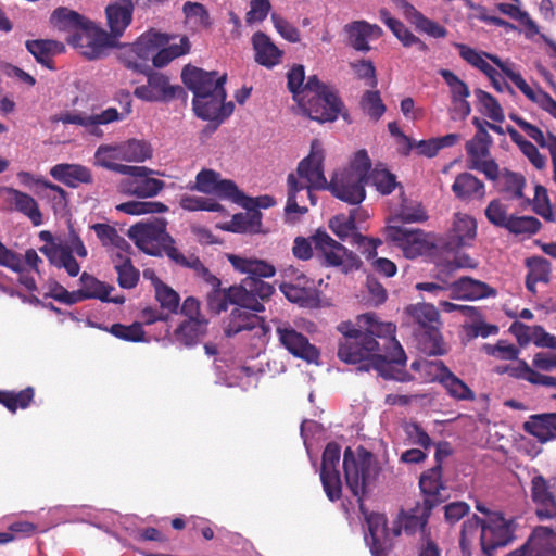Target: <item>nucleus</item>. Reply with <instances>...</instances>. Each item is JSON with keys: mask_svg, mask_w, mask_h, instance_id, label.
<instances>
[{"mask_svg": "<svg viewBox=\"0 0 556 556\" xmlns=\"http://www.w3.org/2000/svg\"><path fill=\"white\" fill-rule=\"evenodd\" d=\"M320 480L324 491L329 501H338L342 495V482L340 478V471L320 472Z\"/></svg>", "mask_w": 556, "mask_h": 556, "instance_id": "nucleus-63", "label": "nucleus"}, {"mask_svg": "<svg viewBox=\"0 0 556 556\" xmlns=\"http://www.w3.org/2000/svg\"><path fill=\"white\" fill-rule=\"evenodd\" d=\"M124 143L101 144L94 153V164L115 173V167L121 166L124 161Z\"/></svg>", "mask_w": 556, "mask_h": 556, "instance_id": "nucleus-42", "label": "nucleus"}, {"mask_svg": "<svg viewBox=\"0 0 556 556\" xmlns=\"http://www.w3.org/2000/svg\"><path fill=\"white\" fill-rule=\"evenodd\" d=\"M379 17L404 47L414 46L415 35L401 21L392 17L387 9H380Z\"/></svg>", "mask_w": 556, "mask_h": 556, "instance_id": "nucleus-52", "label": "nucleus"}, {"mask_svg": "<svg viewBox=\"0 0 556 556\" xmlns=\"http://www.w3.org/2000/svg\"><path fill=\"white\" fill-rule=\"evenodd\" d=\"M250 306L236 304L228 319L225 323L224 332L226 337H233L240 331L252 330L261 325L262 319Z\"/></svg>", "mask_w": 556, "mask_h": 556, "instance_id": "nucleus-31", "label": "nucleus"}, {"mask_svg": "<svg viewBox=\"0 0 556 556\" xmlns=\"http://www.w3.org/2000/svg\"><path fill=\"white\" fill-rule=\"evenodd\" d=\"M39 250L52 265L64 268L71 277H76L79 274L80 266L78 262L71 255L70 250L64 249L63 244H46Z\"/></svg>", "mask_w": 556, "mask_h": 556, "instance_id": "nucleus-36", "label": "nucleus"}, {"mask_svg": "<svg viewBox=\"0 0 556 556\" xmlns=\"http://www.w3.org/2000/svg\"><path fill=\"white\" fill-rule=\"evenodd\" d=\"M406 313L420 327L421 349L429 355H443L446 353L443 339L438 327L434 326L439 320V312L432 304H416L406 307Z\"/></svg>", "mask_w": 556, "mask_h": 556, "instance_id": "nucleus-8", "label": "nucleus"}, {"mask_svg": "<svg viewBox=\"0 0 556 556\" xmlns=\"http://www.w3.org/2000/svg\"><path fill=\"white\" fill-rule=\"evenodd\" d=\"M191 48L188 37L182 36L180 42L161 47L152 58L154 67L161 68L169 64L174 59L189 53Z\"/></svg>", "mask_w": 556, "mask_h": 556, "instance_id": "nucleus-45", "label": "nucleus"}, {"mask_svg": "<svg viewBox=\"0 0 556 556\" xmlns=\"http://www.w3.org/2000/svg\"><path fill=\"white\" fill-rule=\"evenodd\" d=\"M371 168V161L366 150L362 149L357 151L354 159L351 161L349 167L344 168L343 172L349 173L353 176H357L367 181Z\"/></svg>", "mask_w": 556, "mask_h": 556, "instance_id": "nucleus-62", "label": "nucleus"}, {"mask_svg": "<svg viewBox=\"0 0 556 556\" xmlns=\"http://www.w3.org/2000/svg\"><path fill=\"white\" fill-rule=\"evenodd\" d=\"M262 225V213L258 210L235 214L227 226L232 232H257Z\"/></svg>", "mask_w": 556, "mask_h": 556, "instance_id": "nucleus-47", "label": "nucleus"}, {"mask_svg": "<svg viewBox=\"0 0 556 556\" xmlns=\"http://www.w3.org/2000/svg\"><path fill=\"white\" fill-rule=\"evenodd\" d=\"M369 536H366L372 556H389L393 548L387 526V518L383 515H370L367 518Z\"/></svg>", "mask_w": 556, "mask_h": 556, "instance_id": "nucleus-26", "label": "nucleus"}, {"mask_svg": "<svg viewBox=\"0 0 556 556\" xmlns=\"http://www.w3.org/2000/svg\"><path fill=\"white\" fill-rule=\"evenodd\" d=\"M325 152L321 142L314 139L311 142L309 154L304 157L296 167V175L290 173L287 177V204L285 212L287 214H305L308 208L299 205L298 195L305 192L312 205L317 203L314 190H329L328 181L324 174Z\"/></svg>", "mask_w": 556, "mask_h": 556, "instance_id": "nucleus-3", "label": "nucleus"}, {"mask_svg": "<svg viewBox=\"0 0 556 556\" xmlns=\"http://www.w3.org/2000/svg\"><path fill=\"white\" fill-rule=\"evenodd\" d=\"M124 143V162L142 163L153 156V148L151 143L144 139L131 138Z\"/></svg>", "mask_w": 556, "mask_h": 556, "instance_id": "nucleus-46", "label": "nucleus"}, {"mask_svg": "<svg viewBox=\"0 0 556 556\" xmlns=\"http://www.w3.org/2000/svg\"><path fill=\"white\" fill-rule=\"evenodd\" d=\"M123 265L115 266L118 286L123 289H132L138 285L140 273L131 261H125Z\"/></svg>", "mask_w": 556, "mask_h": 556, "instance_id": "nucleus-64", "label": "nucleus"}, {"mask_svg": "<svg viewBox=\"0 0 556 556\" xmlns=\"http://www.w3.org/2000/svg\"><path fill=\"white\" fill-rule=\"evenodd\" d=\"M182 210L189 212L206 211V212H224L225 207L212 198L182 194L179 200Z\"/></svg>", "mask_w": 556, "mask_h": 556, "instance_id": "nucleus-49", "label": "nucleus"}, {"mask_svg": "<svg viewBox=\"0 0 556 556\" xmlns=\"http://www.w3.org/2000/svg\"><path fill=\"white\" fill-rule=\"evenodd\" d=\"M143 74L148 78V84L138 86L134 90V94L140 100L148 102H166L185 93L180 86H172L167 76L152 71L151 66H149V71Z\"/></svg>", "mask_w": 556, "mask_h": 556, "instance_id": "nucleus-16", "label": "nucleus"}, {"mask_svg": "<svg viewBox=\"0 0 556 556\" xmlns=\"http://www.w3.org/2000/svg\"><path fill=\"white\" fill-rule=\"evenodd\" d=\"M451 291L455 298L468 301L495 298L497 295L495 288L468 276L455 280L451 285Z\"/></svg>", "mask_w": 556, "mask_h": 556, "instance_id": "nucleus-29", "label": "nucleus"}, {"mask_svg": "<svg viewBox=\"0 0 556 556\" xmlns=\"http://www.w3.org/2000/svg\"><path fill=\"white\" fill-rule=\"evenodd\" d=\"M440 76L444 79L445 84L450 88L451 98L453 103H457L458 100H464L470 94L469 87L450 70H440Z\"/></svg>", "mask_w": 556, "mask_h": 556, "instance_id": "nucleus-58", "label": "nucleus"}, {"mask_svg": "<svg viewBox=\"0 0 556 556\" xmlns=\"http://www.w3.org/2000/svg\"><path fill=\"white\" fill-rule=\"evenodd\" d=\"M8 193L11 195L12 204L16 211L26 215L35 226L42 224V214L31 195L14 188H9Z\"/></svg>", "mask_w": 556, "mask_h": 556, "instance_id": "nucleus-39", "label": "nucleus"}, {"mask_svg": "<svg viewBox=\"0 0 556 556\" xmlns=\"http://www.w3.org/2000/svg\"><path fill=\"white\" fill-rule=\"evenodd\" d=\"M476 219L465 213H455L446 245L451 250L470 247L476 239Z\"/></svg>", "mask_w": 556, "mask_h": 556, "instance_id": "nucleus-27", "label": "nucleus"}, {"mask_svg": "<svg viewBox=\"0 0 556 556\" xmlns=\"http://www.w3.org/2000/svg\"><path fill=\"white\" fill-rule=\"evenodd\" d=\"M342 334L338 357L346 364H361L359 369L377 370L384 378H396L393 365L406 364L405 352L395 338L396 326L381 323L374 313L358 315L356 323L342 321L337 327Z\"/></svg>", "mask_w": 556, "mask_h": 556, "instance_id": "nucleus-1", "label": "nucleus"}, {"mask_svg": "<svg viewBox=\"0 0 556 556\" xmlns=\"http://www.w3.org/2000/svg\"><path fill=\"white\" fill-rule=\"evenodd\" d=\"M298 283L283 282L280 285V290L285 296L293 303H303L308 299L309 290L305 287L307 279L304 275L296 278Z\"/></svg>", "mask_w": 556, "mask_h": 556, "instance_id": "nucleus-59", "label": "nucleus"}, {"mask_svg": "<svg viewBox=\"0 0 556 556\" xmlns=\"http://www.w3.org/2000/svg\"><path fill=\"white\" fill-rule=\"evenodd\" d=\"M169 39L168 35L159 31L149 30L143 33L136 40L141 60L149 63L161 47L168 45Z\"/></svg>", "mask_w": 556, "mask_h": 556, "instance_id": "nucleus-41", "label": "nucleus"}, {"mask_svg": "<svg viewBox=\"0 0 556 556\" xmlns=\"http://www.w3.org/2000/svg\"><path fill=\"white\" fill-rule=\"evenodd\" d=\"M507 556H556V532L548 527L539 526L522 546Z\"/></svg>", "mask_w": 556, "mask_h": 556, "instance_id": "nucleus-21", "label": "nucleus"}, {"mask_svg": "<svg viewBox=\"0 0 556 556\" xmlns=\"http://www.w3.org/2000/svg\"><path fill=\"white\" fill-rule=\"evenodd\" d=\"M226 98L227 93L225 91L192 99V109L195 116L200 119L214 123L212 127L213 131L233 112V103L225 102Z\"/></svg>", "mask_w": 556, "mask_h": 556, "instance_id": "nucleus-17", "label": "nucleus"}, {"mask_svg": "<svg viewBox=\"0 0 556 556\" xmlns=\"http://www.w3.org/2000/svg\"><path fill=\"white\" fill-rule=\"evenodd\" d=\"M530 494L540 520L556 518V477L534 475L530 482Z\"/></svg>", "mask_w": 556, "mask_h": 556, "instance_id": "nucleus-14", "label": "nucleus"}, {"mask_svg": "<svg viewBox=\"0 0 556 556\" xmlns=\"http://www.w3.org/2000/svg\"><path fill=\"white\" fill-rule=\"evenodd\" d=\"M252 46L255 52V62L266 68H273L281 62L283 52L263 31L252 36Z\"/></svg>", "mask_w": 556, "mask_h": 556, "instance_id": "nucleus-32", "label": "nucleus"}, {"mask_svg": "<svg viewBox=\"0 0 556 556\" xmlns=\"http://www.w3.org/2000/svg\"><path fill=\"white\" fill-rule=\"evenodd\" d=\"M367 181H370L372 186L383 195L390 194L397 186L396 176L386 168L375 167L371 172Z\"/></svg>", "mask_w": 556, "mask_h": 556, "instance_id": "nucleus-55", "label": "nucleus"}, {"mask_svg": "<svg viewBox=\"0 0 556 556\" xmlns=\"http://www.w3.org/2000/svg\"><path fill=\"white\" fill-rule=\"evenodd\" d=\"M90 229L96 232L101 244L105 248L113 245L116 249H130V244L118 235L116 228L109 224L97 223L91 225Z\"/></svg>", "mask_w": 556, "mask_h": 556, "instance_id": "nucleus-48", "label": "nucleus"}, {"mask_svg": "<svg viewBox=\"0 0 556 556\" xmlns=\"http://www.w3.org/2000/svg\"><path fill=\"white\" fill-rule=\"evenodd\" d=\"M206 324L204 319H188L176 329L175 338L186 346L194 345L205 333Z\"/></svg>", "mask_w": 556, "mask_h": 556, "instance_id": "nucleus-44", "label": "nucleus"}, {"mask_svg": "<svg viewBox=\"0 0 556 556\" xmlns=\"http://www.w3.org/2000/svg\"><path fill=\"white\" fill-rule=\"evenodd\" d=\"M81 288L77 291L78 302L88 299H97L104 303L124 304V295L110 296L111 292L115 290L114 286L105 283L94 276L83 273L79 278Z\"/></svg>", "mask_w": 556, "mask_h": 556, "instance_id": "nucleus-25", "label": "nucleus"}, {"mask_svg": "<svg viewBox=\"0 0 556 556\" xmlns=\"http://www.w3.org/2000/svg\"><path fill=\"white\" fill-rule=\"evenodd\" d=\"M509 118L541 148H546L551 152V147L553 146V142L556 141V136L554 134L548 132L547 137H545L543 131L538 126L527 122L517 114L510 113Z\"/></svg>", "mask_w": 556, "mask_h": 556, "instance_id": "nucleus-50", "label": "nucleus"}, {"mask_svg": "<svg viewBox=\"0 0 556 556\" xmlns=\"http://www.w3.org/2000/svg\"><path fill=\"white\" fill-rule=\"evenodd\" d=\"M316 256L327 267H341L343 273L358 269L362 262L355 253L331 238L325 230L318 229L311 236Z\"/></svg>", "mask_w": 556, "mask_h": 556, "instance_id": "nucleus-9", "label": "nucleus"}, {"mask_svg": "<svg viewBox=\"0 0 556 556\" xmlns=\"http://www.w3.org/2000/svg\"><path fill=\"white\" fill-rule=\"evenodd\" d=\"M523 430L540 443L556 440V413L531 415L523 424Z\"/></svg>", "mask_w": 556, "mask_h": 556, "instance_id": "nucleus-33", "label": "nucleus"}, {"mask_svg": "<svg viewBox=\"0 0 556 556\" xmlns=\"http://www.w3.org/2000/svg\"><path fill=\"white\" fill-rule=\"evenodd\" d=\"M278 341L294 357L307 363L317 364L320 353L318 349L309 343V340L302 332L295 330L293 326L280 319H273Z\"/></svg>", "mask_w": 556, "mask_h": 556, "instance_id": "nucleus-10", "label": "nucleus"}, {"mask_svg": "<svg viewBox=\"0 0 556 556\" xmlns=\"http://www.w3.org/2000/svg\"><path fill=\"white\" fill-rule=\"evenodd\" d=\"M155 296L162 308L175 313L179 307L180 298L176 291L157 280L155 285Z\"/></svg>", "mask_w": 556, "mask_h": 556, "instance_id": "nucleus-61", "label": "nucleus"}, {"mask_svg": "<svg viewBox=\"0 0 556 556\" xmlns=\"http://www.w3.org/2000/svg\"><path fill=\"white\" fill-rule=\"evenodd\" d=\"M181 79L185 86L192 91L193 98H203L210 93L225 92L226 74L206 72L202 68L186 65L181 72Z\"/></svg>", "mask_w": 556, "mask_h": 556, "instance_id": "nucleus-13", "label": "nucleus"}, {"mask_svg": "<svg viewBox=\"0 0 556 556\" xmlns=\"http://www.w3.org/2000/svg\"><path fill=\"white\" fill-rule=\"evenodd\" d=\"M299 103L312 119L319 123L334 122L343 109V102L336 90L312 96Z\"/></svg>", "mask_w": 556, "mask_h": 556, "instance_id": "nucleus-18", "label": "nucleus"}, {"mask_svg": "<svg viewBox=\"0 0 556 556\" xmlns=\"http://www.w3.org/2000/svg\"><path fill=\"white\" fill-rule=\"evenodd\" d=\"M428 365L434 368V380L444 387L451 397L457 401H473L476 399L475 392L454 375L442 361H433Z\"/></svg>", "mask_w": 556, "mask_h": 556, "instance_id": "nucleus-24", "label": "nucleus"}, {"mask_svg": "<svg viewBox=\"0 0 556 556\" xmlns=\"http://www.w3.org/2000/svg\"><path fill=\"white\" fill-rule=\"evenodd\" d=\"M55 27L74 31L68 42L83 49V54L89 60L100 59L110 37L103 29L98 28L91 21L67 8H58L51 16Z\"/></svg>", "mask_w": 556, "mask_h": 556, "instance_id": "nucleus-4", "label": "nucleus"}, {"mask_svg": "<svg viewBox=\"0 0 556 556\" xmlns=\"http://www.w3.org/2000/svg\"><path fill=\"white\" fill-rule=\"evenodd\" d=\"M102 329V327H100ZM103 330L110 332L114 337L130 342L144 341L146 332L142 325L138 321L132 323L129 326L123 324H113L110 328L103 327Z\"/></svg>", "mask_w": 556, "mask_h": 556, "instance_id": "nucleus-54", "label": "nucleus"}, {"mask_svg": "<svg viewBox=\"0 0 556 556\" xmlns=\"http://www.w3.org/2000/svg\"><path fill=\"white\" fill-rule=\"evenodd\" d=\"M541 227L542 224L536 217L510 215L505 229L516 236H532L539 232Z\"/></svg>", "mask_w": 556, "mask_h": 556, "instance_id": "nucleus-51", "label": "nucleus"}, {"mask_svg": "<svg viewBox=\"0 0 556 556\" xmlns=\"http://www.w3.org/2000/svg\"><path fill=\"white\" fill-rule=\"evenodd\" d=\"M492 138L488 131H477L472 139L468 140L465 149L468 155L469 169L479 170L492 181H495L500 176L498 164L491 159L490 147Z\"/></svg>", "mask_w": 556, "mask_h": 556, "instance_id": "nucleus-11", "label": "nucleus"}, {"mask_svg": "<svg viewBox=\"0 0 556 556\" xmlns=\"http://www.w3.org/2000/svg\"><path fill=\"white\" fill-rule=\"evenodd\" d=\"M366 184V180L342 170L331 178L328 182V187L329 191L337 199L351 205H357L365 200Z\"/></svg>", "mask_w": 556, "mask_h": 556, "instance_id": "nucleus-19", "label": "nucleus"}, {"mask_svg": "<svg viewBox=\"0 0 556 556\" xmlns=\"http://www.w3.org/2000/svg\"><path fill=\"white\" fill-rule=\"evenodd\" d=\"M343 470L346 486L362 503L380 470L374 454L363 446H359L356 453L346 447L343 454Z\"/></svg>", "mask_w": 556, "mask_h": 556, "instance_id": "nucleus-5", "label": "nucleus"}, {"mask_svg": "<svg viewBox=\"0 0 556 556\" xmlns=\"http://www.w3.org/2000/svg\"><path fill=\"white\" fill-rule=\"evenodd\" d=\"M227 260L235 270L245 274L239 285L229 288H213L206 295V303L210 312L220 314L227 311L230 304H242L250 306L253 311L263 312L265 309L261 301L268 300L275 287L262 278H269L276 274L275 267L257 258L241 257L235 254H228Z\"/></svg>", "mask_w": 556, "mask_h": 556, "instance_id": "nucleus-2", "label": "nucleus"}, {"mask_svg": "<svg viewBox=\"0 0 556 556\" xmlns=\"http://www.w3.org/2000/svg\"><path fill=\"white\" fill-rule=\"evenodd\" d=\"M452 191L460 200L482 199L485 194L484 184L470 173H460L452 185Z\"/></svg>", "mask_w": 556, "mask_h": 556, "instance_id": "nucleus-37", "label": "nucleus"}, {"mask_svg": "<svg viewBox=\"0 0 556 556\" xmlns=\"http://www.w3.org/2000/svg\"><path fill=\"white\" fill-rule=\"evenodd\" d=\"M359 104L364 113L375 121H378L386 112V105L383 104L378 90L365 91Z\"/></svg>", "mask_w": 556, "mask_h": 556, "instance_id": "nucleus-57", "label": "nucleus"}, {"mask_svg": "<svg viewBox=\"0 0 556 556\" xmlns=\"http://www.w3.org/2000/svg\"><path fill=\"white\" fill-rule=\"evenodd\" d=\"M492 60L503 74L509 78L529 100L539 104L541 109L556 118V100L553 99L549 93L541 88H539L538 91H534L519 73L511 70L507 62H503L500 58H494Z\"/></svg>", "mask_w": 556, "mask_h": 556, "instance_id": "nucleus-22", "label": "nucleus"}, {"mask_svg": "<svg viewBox=\"0 0 556 556\" xmlns=\"http://www.w3.org/2000/svg\"><path fill=\"white\" fill-rule=\"evenodd\" d=\"M50 175L70 188H77L80 184H91L90 169L80 164H56L50 169Z\"/></svg>", "mask_w": 556, "mask_h": 556, "instance_id": "nucleus-34", "label": "nucleus"}, {"mask_svg": "<svg viewBox=\"0 0 556 556\" xmlns=\"http://www.w3.org/2000/svg\"><path fill=\"white\" fill-rule=\"evenodd\" d=\"M432 509L430 504H422L420 502H417L416 505L408 510L402 509L392 528L393 535H401L402 530H404L406 534H415L418 530L421 532V536L430 534L427 526Z\"/></svg>", "mask_w": 556, "mask_h": 556, "instance_id": "nucleus-20", "label": "nucleus"}, {"mask_svg": "<svg viewBox=\"0 0 556 556\" xmlns=\"http://www.w3.org/2000/svg\"><path fill=\"white\" fill-rule=\"evenodd\" d=\"M475 96L481 111L492 121L502 123L505 119L504 111L498 101L489 92L482 89H476Z\"/></svg>", "mask_w": 556, "mask_h": 556, "instance_id": "nucleus-53", "label": "nucleus"}, {"mask_svg": "<svg viewBox=\"0 0 556 556\" xmlns=\"http://www.w3.org/2000/svg\"><path fill=\"white\" fill-rule=\"evenodd\" d=\"M128 237L139 250L152 256H161L163 253L168 256L170 249L176 248L164 222L137 223L129 228Z\"/></svg>", "mask_w": 556, "mask_h": 556, "instance_id": "nucleus-7", "label": "nucleus"}, {"mask_svg": "<svg viewBox=\"0 0 556 556\" xmlns=\"http://www.w3.org/2000/svg\"><path fill=\"white\" fill-rule=\"evenodd\" d=\"M132 13L134 3L131 0H118L106 7L105 14L110 27V33H108L110 45H106L105 49L111 48V46H117L118 37L124 34L132 21Z\"/></svg>", "mask_w": 556, "mask_h": 556, "instance_id": "nucleus-23", "label": "nucleus"}, {"mask_svg": "<svg viewBox=\"0 0 556 556\" xmlns=\"http://www.w3.org/2000/svg\"><path fill=\"white\" fill-rule=\"evenodd\" d=\"M526 266L529 269L526 277V288L531 293H536V283L549 282L552 266L551 262L542 256L526 258Z\"/></svg>", "mask_w": 556, "mask_h": 556, "instance_id": "nucleus-38", "label": "nucleus"}, {"mask_svg": "<svg viewBox=\"0 0 556 556\" xmlns=\"http://www.w3.org/2000/svg\"><path fill=\"white\" fill-rule=\"evenodd\" d=\"M472 530L480 531L481 548L488 556H492L495 549L507 546L516 538L515 520L506 519L502 513H492L486 519L473 516L464 522L462 533L466 534Z\"/></svg>", "mask_w": 556, "mask_h": 556, "instance_id": "nucleus-6", "label": "nucleus"}, {"mask_svg": "<svg viewBox=\"0 0 556 556\" xmlns=\"http://www.w3.org/2000/svg\"><path fill=\"white\" fill-rule=\"evenodd\" d=\"M419 488L424 495L422 504H430L432 508L445 501L442 491L445 485L442 481V466L434 465L432 468L424 471L419 478Z\"/></svg>", "mask_w": 556, "mask_h": 556, "instance_id": "nucleus-28", "label": "nucleus"}, {"mask_svg": "<svg viewBox=\"0 0 556 556\" xmlns=\"http://www.w3.org/2000/svg\"><path fill=\"white\" fill-rule=\"evenodd\" d=\"M349 45L357 51L367 52L370 50L368 39H378L382 29L376 24L366 21H355L344 26Z\"/></svg>", "mask_w": 556, "mask_h": 556, "instance_id": "nucleus-30", "label": "nucleus"}, {"mask_svg": "<svg viewBox=\"0 0 556 556\" xmlns=\"http://www.w3.org/2000/svg\"><path fill=\"white\" fill-rule=\"evenodd\" d=\"M115 47L117 48V59L125 67L140 74L149 71L150 65L141 60L136 41L134 43H119L117 41Z\"/></svg>", "mask_w": 556, "mask_h": 556, "instance_id": "nucleus-43", "label": "nucleus"}, {"mask_svg": "<svg viewBox=\"0 0 556 556\" xmlns=\"http://www.w3.org/2000/svg\"><path fill=\"white\" fill-rule=\"evenodd\" d=\"M187 189L198 191L204 194H213L219 200L240 201L241 190L236 182L230 179H223L220 173L203 168L201 169L193 182H189Z\"/></svg>", "mask_w": 556, "mask_h": 556, "instance_id": "nucleus-12", "label": "nucleus"}, {"mask_svg": "<svg viewBox=\"0 0 556 556\" xmlns=\"http://www.w3.org/2000/svg\"><path fill=\"white\" fill-rule=\"evenodd\" d=\"M357 210H351L349 216L337 215L329 222V227L333 233L341 240H345L356 229Z\"/></svg>", "mask_w": 556, "mask_h": 556, "instance_id": "nucleus-56", "label": "nucleus"}, {"mask_svg": "<svg viewBox=\"0 0 556 556\" xmlns=\"http://www.w3.org/2000/svg\"><path fill=\"white\" fill-rule=\"evenodd\" d=\"M25 47L35 60L48 70H55L53 58L64 49L61 42L51 39L27 40Z\"/></svg>", "mask_w": 556, "mask_h": 556, "instance_id": "nucleus-35", "label": "nucleus"}, {"mask_svg": "<svg viewBox=\"0 0 556 556\" xmlns=\"http://www.w3.org/2000/svg\"><path fill=\"white\" fill-rule=\"evenodd\" d=\"M169 39L168 35L159 31L149 30L143 33L136 40L141 60L149 63L161 47L168 45Z\"/></svg>", "mask_w": 556, "mask_h": 556, "instance_id": "nucleus-40", "label": "nucleus"}, {"mask_svg": "<svg viewBox=\"0 0 556 556\" xmlns=\"http://www.w3.org/2000/svg\"><path fill=\"white\" fill-rule=\"evenodd\" d=\"M397 217L404 223H421L427 220L428 215L420 203L403 199Z\"/></svg>", "mask_w": 556, "mask_h": 556, "instance_id": "nucleus-60", "label": "nucleus"}, {"mask_svg": "<svg viewBox=\"0 0 556 556\" xmlns=\"http://www.w3.org/2000/svg\"><path fill=\"white\" fill-rule=\"evenodd\" d=\"M386 238L401 248L407 258H416L424 255L433 247L427 239V235L422 230L415 228L388 226L386 228Z\"/></svg>", "mask_w": 556, "mask_h": 556, "instance_id": "nucleus-15", "label": "nucleus"}]
</instances>
